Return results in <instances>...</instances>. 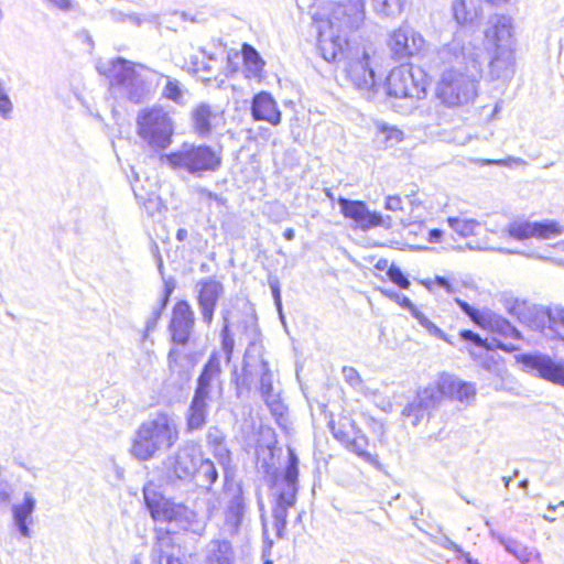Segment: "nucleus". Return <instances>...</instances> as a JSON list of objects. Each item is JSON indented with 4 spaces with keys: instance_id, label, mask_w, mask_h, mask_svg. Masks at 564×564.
I'll return each instance as SVG.
<instances>
[{
    "instance_id": "1",
    "label": "nucleus",
    "mask_w": 564,
    "mask_h": 564,
    "mask_svg": "<svg viewBox=\"0 0 564 564\" xmlns=\"http://www.w3.org/2000/svg\"><path fill=\"white\" fill-rule=\"evenodd\" d=\"M437 59L443 66L435 88L441 104L448 108H464L474 104L482 75V48L476 46L470 34L462 29L438 50Z\"/></svg>"
},
{
    "instance_id": "2",
    "label": "nucleus",
    "mask_w": 564,
    "mask_h": 564,
    "mask_svg": "<svg viewBox=\"0 0 564 564\" xmlns=\"http://www.w3.org/2000/svg\"><path fill=\"white\" fill-rule=\"evenodd\" d=\"M365 0H336L313 15L323 58L336 62L348 47V35L365 22Z\"/></svg>"
},
{
    "instance_id": "3",
    "label": "nucleus",
    "mask_w": 564,
    "mask_h": 564,
    "mask_svg": "<svg viewBox=\"0 0 564 564\" xmlns=\"http://www.w3.org/2000/svg\"><path fill=\"white\" fill-rule=\"evenodd\" d=\"M476 46L490 55L489 73L495 79H509L514 74L516 64V36L513 18L507 14L496 13L489 17L484 29V43L466 30Z\"/></svg>"
},
{
    "instance_id": "4",
    "label": "nucleus",
    "mask_w": 564,
    "mask_h": 564,
    "mask_svg": "<svg viewBox=\"0 0 564 564\" xmlns=\"http://www.w3.org/2000/svg\"><path fill=\"white\" fill-rule=\"evenodd\" d=\"M180 440V425L174 414L160 411L143 421L131 438L130 454L140 462L171 449Z\"/></svg>"
},
{
    "instance_id": "5",
    "label": "nucleus",
    "mask_w": 564,
    "mask_h": 564,
    "mask_svg": "<svg viewBox=\"0 0 564 564\" xmlns=\"http://www.w3.org/2000/svg\"><path fill=\"white\" fill-rule=\"evenodd\" d=\"M98 70L108 76L111 85L120 87L128 98L139 102L147 96L159 74L143 65H134L123 58L110 61L98 66Z\"/></svg>"
},
{
    "instance_id": "6",
    "label": "nucleus",
    "mask_w": 564,
    "mask_h": 564,
    "mask_svg": "<svg viewBox=\"0 0 564 564\" xmlns=\"http://www.w3.org/2000/svg\"><path fill=\"white\" fill-rule=\"evenodd\" d=\"M159 161L177 173L186 172L194 176L216 171L221 164V158L214 149L189 142H184L175 151L161 154Z\"/></svg>"
},
{
    "instance_id": "7",
    "label": "nucleus",
    "mask_w": 564,
    "mask_h": 564,
    "mask_svg": "<svg viewBox=\"0 0 564 564\" xmlns=\"http://www.w3.org/2000/svg\"><path fill=\"white\" fill-rule=\"evenodd\" d=\"M137 134L149 150L163 152L172 144L174 122L160 107L143 109L137 116Z\"/></svg>"
},
{
    "instance_id": "8",
    "label": "nucleus",
    "mask_w": 564,
    "mask_h": 564,
    "mask_svg": "<svg viewBox=\"0 0 564 564\" xmlns=\"http://www.w3.org/2000/svg\"><path fill=\"white\" fill-rule=\"evenodd\" d=\"M373 55L375 51L370 48L356 47L349 51L344 65L346 79L368 99L373 98L380 88L371 63Z\"/></svg>"
},
{
    "instance_id": "9",
    "label": "nucleus",
    "mask_w": 564,
    "mask_h": 564,
    "mask_svg": "<svg viewBox=\"0 0 564 564\" xmlns=\"http://www.w3.org/2000/svg\"><path fill=\"white\" fill-rule=\"evenodd\" d=\"M386 88L389 97L408 100L412 107L415 100L425 96L426 83L421 69L401 65L390 72Z\"/></svg>"
},
{
    "instance_id": "10",
    "label": "nucleus",
    "mask_w": 564,
    "mask_h": 564,
    "mask_svg": "<svg viewBox=\"0 0 564 564\" xmlns=\"http://www.w3.org/2000/svg\"><path fill=\"white\" fill-rule=\"evenodd\" d=\"M299 459L293 451H289V464L280 478L274 482V491L278 496L276 507L273 510L275 528L280 534L286 525L288 509L293 507L296 500Z\"/></svg>"
},
{
    "instance_id": "11",
    "label": "nucleus",
    "mask_w": 564,
    "mask_h": 564,
    "mask_svg": "<svg viewBox=\"0 0 564 564\" xmlns=\"http://www.w3.org/2000/svg\"><path fill=\"white\" fill-rule=\"evenodd\" d=\"M143 496L152 518L156 521L176 522L183 529H187L195 521L196 513L193 510L164 498L152 482L144 486Z\"/></svg>"
},
{
    "instance_id": "12",
    "label": "nucleus",
    "mask_w": 564,
    "mask_h": 564,
    "mask_svg": "<svg viewBox=\"0 0 564 564\" xmlns=\"http://www.w3.org/2000/svg\"><path fill=\"white\" fill-rule=\"evenodd\" d=\"M387 46L394 59L402 61L424 53L426 41L412 26L402 24L389 33Z\"/></svg>"
},
{
    "instance_id": "13",
    "label": "nucleus",
    "mask_w": 564,
    "mask_h": 564,
    "mask_svg": "<svg viewBox=\"0 0 564 564\" xmlns=\"http://www.w3.org/2000/svg\"><path fill=\"white\" fill-rule=\"evenodd\" d=\"M202 460V451L194 444H185L170 455L165 462L166 476L171 481H188L195 477L196 465Z\"/></svg>"
},
{
    "instance_id": "14",
    "label": "nucleus",
    "mask_w": 564,
    "mask_h": 564,
    "mask_svg": "<svg viewBox=\"0 0 564 564\" xmlns=\"http://www.w3.org/2000/svg\"><path fill=\"white\" fill-rule=\"evenodd\" d=\"M226 495L228 501L224 509V523L220 531L226 536H235L239 533L246 514V502L240 486L226 481Z\"/></svg>"
},
{
    "instance_id": "15",
    "label": "nucleus",
    "mask_w": 564,
    "mask_h": 564,
    "mask_svg": "<svg viewBox=\"0 0 564 564\" xmlns=\"http://www.w3.org/2000/svg\"><path fill=\"white\" fill-rule=\"evenodd\" d=\"M508 234L518 240L530 238L549 240L562 236L564 225L553 219L543 221L516 220L508 226Z\"/></svg>"
},
{
    "instance_id": "16",
    "label": "nucleus",
    "mask_w": 564,
    "mask_h": 564,
    "mask_svg": "<svg viewBox=\"0 0 564 564\" xmlns=\"http://www.w3.org/2000/svg\"><path fill=\"white\" fill-rule=\"evenodd\" d=\"M441 402V394L435 384L431 383L420 390L414 399L404 406L402 415L410 420L412 426H417Z\"/></svg>"
},
{
    "instance_id": "17",
    "label": "nucleus",
    "mask_w": 564,
    "mask_h": 564,
    "mask_svg": "<svg viewBox=\"0 0 564 564\" xmlns=\"http://www.w3.org/2000/svg\"><path fill=\"white\" fill-rule=\"evenodd\" d=\"M528 314L522 315V321L532 329L541 330L546 336L557 332V326H564V307L554 306L551 308L531 306Z\"/></svg>"
},
{
    "instance_id": "18",
    "label": "nucleus",
    "mask_w": 564,
    "mask_h": 564,
    "mask_svg": "<svg viewBox=\"0 0 564 564\" xmlns=\"http://www.w3.org/2000/svg\"><path fill=\"white\" fill-rule=\"evenodd\" d=\"M338 204L343 215L352 219L362 230L378 226H390L391 218L389 216L384 218L379 213L370 212L364 202L340 197Z\"/></svg>"
},
{
    "instance_id": "19",
    "label": "nucleus",
    "mask_w": 564,
    "mask_h": 564,
    "mask_svg": "<svg viewBox=\"0 0 564 564\" xmlns=\"http://www.w3.org/2000/svg\"><path fill=\"white\" fill-rule=\"evenodd\" d=\"M220 377V357L214 352L197 379L194 395L213 401L216 394L220 395L223 392V381Z\"/></svg>"
},
{
    "instance_id": "20",
    "label": "nucleus",
    "mask_w": 564,
    "mask_h": 564,
    "mask_svg": "<svg viewBox=\"0 0 564 564\" xmlns=\"http://www.w3.org/2000/svg\"><path fill=\"white\" fill-rule=\"evenodd\" d=\"M459 307L463 310L465 314H467L471 321L478 326L489 329L491 332H497L505 336H510L517 338L519 336V332L505 318L494 314L490 311H477L471 307L468 303L456 300Z\"/></svg>"
},
{
    "instance_id": "21",
    "label": "nucleus",
    "mask_w": 564,
    "mask_h": 564,
    "mask_svg": "<svg viewBox=\"0 0 564 564\" xmlns=\"http://www.w3.org/2000/svg\"><path fill=\"white\" fill-rule=\"evenodd\" d=\"M434 384L441 394V401L444 398H449L468 404L476 397V388L473 383L463 381L448 373L441 375Z\"/></svg>"
},
{
    "instance_id": "22",
    "label": "nucleus",
    "mask_w": 564,
    "mask_h": 564,
    "mask_svg": "<svg viewBox=\"0 0 564 564\" xmlns=\"http://www.w3.org/2000/svg\"><path fill=\"white\" fill-rule=\"evenodd\" d=\"M194 324V312L189 304L185 301L176 303L173 307L172 318L169 326L172 340L175 344L185 345L189 339Z\"/></svg>"
},
{
    "instance_id": "23",
    "label": "nucleus",
    "mask_w": 564,
    "mask_h": 564,
    "mask_svg": "<svg viewBox=\"0 0 564 564\" xmlns=\"http://www.w3.org/2000/svg\"><path fill=\"white\" fill-rule=\"evenodd\" d=\"M521 361L541 378L564 386V362H555L544 355H523Z\"/></svg>"
},
{
    "instance_id": "24",
    "label": "nucleus",
    "mask_w": 564,
    "mask_h": 564,
    "mask_svg": "<svg viewBox=\"0 0 564 564\" xmlns=\"http://www.w3.org/2000/svg\"><path fill=\"white\" fill-rule=\"evenodd\" d=\"M196 288L203 321L209 325L214 317L217 301L224 293L223 284L214 279H207L198 282Z\"/></svg>"
},
{
    "instance_id": "25",
    "label": "nucleus",
    "mask_w": 564,
    "mask_h": 564,
    "mask_svg": "<svg viewBox=\"0 0 564 564\" xmlns=\"http://www.w3.org/2000/svg\"><path fill=\"white\" fill-rule=\"evenodd\" d=\"M257 375L259 376V390L263 401L274 415H282L284 406L279 393L273 389V373L267 360H260Z\"/></svg>"
},
{
    "instance_id": "26",
    "label": "nucleus",
    "mask_w": 564,
    "mask_h": 564,
    "mask_svg": "<svg viewBox=\"0 0 564 564\" xmlns=\"http://www.w3.org/2000/svg\"><path fill=\"white\" fill-rule=\"evenodd\" d=\"M251 115L254 120L267 121L272 126L280 124L282 117L276 101L267 91H261L253 97Z\"/></svg>"
},
{
    "instance_id": "27",
    "label": "nucleus",
    "mask_w": 564,
    "mask_h": 564,
    "mask_svg": "<svg viewBox=\"0 0 564 564\" xmlns=\"http://www.w3.org/2000/svg\"><path fill=\"white\" fill-rule=\"evenodd\" d=\"M36 500L32 494L25 492L23 502L12 506L13 523L18 528L20 534L30 538L31 531L29 523H32V513L35 509Z\"/></svg>"
},
{
    "instance_id": "28",
    "label": "nucleus",
    "mask_w": 564,
    "mask_h": 564,
    "mask_svg": "<svg viewBox=\"0 0 564 564\" xmlns=\"http://www.w3.org/2000/svg\"><path fill=\"white\" fill-rule=\"evenodd\" d=\"M194 128L200 135L208 134L212 129L224 123L223 113L213 111L207 105L198 106L193 112Z\"/></svg>"
},
{
    "instance_id": "29",
    "label": "nucleus",
    "mask_w": 564,
    "mask_h": 564,
    "mask_svg": "<svg viewBox=\"0 0 564 564\" xmlns=\"http://www.w3.org/2000/svg\"><path fill=\"white\" fill-rule=\"evenodd\" d=\"M454 20L459 25H470L481 15L479 0H454L452 3Z\"/></svg>"
},
{
    "instance_id": "30",
    "label": "nucleus",
    "mask_w": 564,
    "mask_h": 564,
    "mask_svg": "<svg viewBox=\"0 0 564 564\" xmlns=\"http://www.w3.org/2000/svg\"><path fill=\"white\" fill-rule=\"evenodd\" d=\"M212 402V400L193 395L185 416L187 431L200 430L206 424Z\"/></svg>"
},
{
    "instance_id": "31",
    "label": "nucleus",
    "mask_w": 564,
    "mask_h": 564,
    "mask_svg": "<svg viewBox=\"0 0 564 564\" xmlns=\"http://www.w3.org/2000/svg\"><path fill=\"white\" fill-rule=\"evenodd\" d=\"M234 550L227 540H213L208 544V564H234Z\"/></svg>"
},
{
    "instance_id": "32",
    "label": "nucleus",
    "mask_w": 564,
    "mask_h": 564,
    "mask_svg": "<svg viewBox=\"0 0 564 564\" xmlns=\"http://www.w3.org/2000/svg\"><path fill=\"white\" fill-rule=\"evenodd\" d=\"M176 545L173 542V538L170 534H164L158 539V542L153 549L156 555L158 564H184L176 556Z\"/></svg>"
},
{
    "instance_id": "33",
    "label": "nucleus",
    "mask_w": 564,
    "mask_h": 564,
    "mask_svg": "<svg viewBox=\"0 0 564 564\" xmlns=\"http://www.w3.org/2000/svg\"><path fill=\"white\" fill-rule=\"evenodd\" d=\"M217 478L218 473L214 463L202 456V460L196 465L195 477L192 478V480H194L198 487L209 489Z\"/></svg>"
},
{
    "instance_id": "34",
    "label": "nucleus",
    "mask_w": 564,
    "mask_h": 564,
    "mask_svg": "<svg viewBox=\"0 0 564 564\" xmlns=\"http://www.w3.org/2000/svg\"><path fill=\"white\" fill-rule=\"evenodd\" d=\"M245 62V72L247 77H259L263 70L264 62L259 53L250 45L245 44L242 47Z\"/></svg>"
},
{
    "instance_id": "35",
    "label": "nucleus",
    "mask_w": 564,
    "mask_h": 564,
    "mask_svg": "<svg viewBox=\"0 0 564 564\" xmlns=\"http://www.w3.org/2000/svg\"><path fill=\"white\" fill-rule=\"evenodd\" d=\"M376 130L382 137L381 142L386 148H392L403 141L404 133L395 126H390L383 121L376 122Z\"/></svg>"
},
{
    "instance_id": "36",
    "label": "nucleus",
    "mask_w": 564,
    "mask_h": 564,
    "mask_svg": "<svg viewBox=\"0 0 564 564\" xmlns=\"http://www.w3.org/2000/svg\"><path fill=\"white\" fill-rule=\"evenodd\" d=\"M447 224L457 235L464 238L474 236L480 227L478 220L466 217H448Z\"/></svg>"
},
{
    "instance_id": "37",
    "label": "nucleus",
    "mask_w": 564,
    "mask_h": 564,
    "mask_svg": "<svg viewBox=\"0 0 564 564\" xmlns=\"http://www.w3.org/2000/svg\"><path fill=\"white\" fill-rule=\"evenodd\" d=\"M505 549L507 552L517 557L522 564H530L538 558V553L533 550H529L527 546L518 543L517 541H503Z\"/></svg>"
},
{
    "instance_id": "38",
    "label": "nucleus",
    "mask_w": 564,
    "mask_h": 564,
    "mask_svg": "<svg viewBox=\"0 0 564 564\" xmlns=\"http://www.w3.org/2000/svg\"><path fill=\"white\" fill-rule=\"evenodd\" d=\"M368 438L360 431L356 432L352 437L347 441L346 448L355 453L366 462H372V455L367 451Z\"/></svg>"
},
{
    "instance_id": "39",
    "label": "nucleus",
    "mask_w": 564,
    "mask_h": 564,
    "mask_svg": "<svg viewBox=\"0 0 564 564\" xmlns=\"http://www.w3.org/2000/svg\"><path fill=\"white\" fill-rule=\"evenodd\" d=\"M372 6L378 14L395 18L401 14L404 0H372Z\"/></svg>"
},
{
    "instance_id": "40",
    "label": "nucleus",
    "mask_w": 564,
    "mask_h": 564,
    "mask_svg": "<svg viewBox=\"0 0 564 564\" xmlns=\"http://www.w3.org/2000/svg\"><path fill=\"white\" fill-rule=\"evenodd\" d=\"M159 78L165 80V85L163 88V96L167 99H171L177 104H183L184 99V90L181 87L180 83L175 79H172L169 76L159 75Z\"/></svg>"
},
{
    "instance_id": "41",
    "label": "nucleus",
    "mask_w": 564,
    "mask_h": 564,
    "mask_svg": "<svg viewBox=\"0 0 564 564\" xmlns=\"http://www.w3.org/2000/svg\"><path fill=\"white\" fill-rule=\"evenodd\" d=\"M413 317L431 336L452 344L446 334L432 321H430V318L425 316L421 311H415Z\"/></svg>"
},
{
    "instance_id": "42",
    "label": "nucleus",
    "mask_w": 564,
    "mask_h": 564,
    "mask_svg": "<svg viewBox=\"0 0 564 564\" xmlns=\"http://www.w3.org/2000/svg\"><path fill=\"white\" fill-rule=\"evenodd\" d=\"M13 111V102L8 94L6 84L0 79V116L10 119Z\"/></svg>"
},
{
    "instance_id": "43",
    "label": "nucleus",
    "mask_w": 564,
    "mask_h": 564,
    "mask_svg": "<svg viewBox=\"0 0 564 564\" xmlns=\"http://www.w3.org/2000/svg\"><path fill=\"white\" fill-rule=\"evenodd\" d=\"M224 322H225V324H224V328L221 330V338H223L221 345H223V349L226 354L227 361H229L231 358L232 350H234L235 340L229 334V323H228L227 316H224Z\"/></svg>"
},
{
    "instance_id": "44",
    "label": "nucleus",
    "mask_w": 564,
    "mask_h": 564,
    "mask_svg": "<svg viewBox=\"0 0 564 564\" xmlns=\"http://www.w3.org/2000/svg\"><path fill=\"white\" fill-rule=\"evenodd\" d=\"M482 164L484 165L507 166V167H513V166L524 167L528 165L525 160H523L521 158H517V156H508L502 160H484Z\"/></svg>"
},
{
    "instance_id": "45",
    "label": "nucleus",
    "mask_w": 564,
    "mask_h": 564,
    "mask_svg": "<svg viewBox=\"0 0 564 564\" xmlns=\"http://www.w3.org/2000/svg\"><path fill=\"white\" fill-rule=\"evenodd\" d=\"M170 294H171V290L166 289L163 297L161 299L160 304L156 307L153 308L152 317L147 323V328L148 329L154 328L158 319L161 317V314L164 311V308H165V306H166V304L169 302Z\"/></svg>"
},
{
    "instance_id": "46",
    "label": "nucleus",
    "mask_w": 564,
    "mask_h": 564,
    "mask_svg": "<svg viewBox=\"0 0 564 564\" xmlns=\"http://www.w3.org/2000/svg\"><path fill=\"white\" fill-rule=\"evenodd\" d=\"M343 376L345 381L355 389H360L362 384L359 372L352 367H344Z\"/></svg>"
},
{
    "instance_id": "47",
    "label": "nucleus",
    "mask_w": 564,
    "mask_h": 564,
    "mask_svg": "<svg viewBox=\"0 0 564 564\" xmlns=\"http://www.w3.org/2000/svg\"><path fill=\"white\" fill-rule=\"evenodd\" d=\"M387 274L389 279L400 288L409 289L410 281L403 275L402 271L398 267L391 265Z\"/></svg>"
},
{
    "instance_id": "48",
    "label": "nucleus",
    "mask_w": 564,
    "mask_h": 564,
    "mask_svg": "<svg viewBox=\"0 0 564 564\" xmlns=\"http://www.w3.org/2000/svg\"><path fill=\"white\" fill-rule=\"evenodd\" d=\"M207 444L210 447L219 445L225 442L224 433L217 427H210L207 432Z\"/></svg>"
},
{
    "instance_id": "49",
    "label": "nucleus",
    "mask_w": 564,
    "mask_h": 564,
    "mask_svg": "<svg viewBox=\"0 0 564 564\" xmlns=\"http://www.w3.org/2000/svg\"><path fill=\"white\" fill-rule=\"evenodd\" d=\"M196 194H197V196H198L200 202L208 203V202H212V200H216L219 204L223 203V199L220 197H218L216 194L212 193L210 191H208L205 187H197L196 188Z\"/></svg>"
},
{
    "instance_id": "50",
    "label": "nucleus",
    "mask_w": 564,
    "mask_h": 564,
    "mask_svg": "<svg viewBox=\"0 0 564 564\" xmlns=\"http://www.w3.org/2000/svg\"><path fill=\"white\" fill-rule=\"evenodd\" d=\"M212 451L221 464H226L229 462L230 455H229V451L227 449V447L225 445V442L212 447Z\"/></svg>"
},
{
    "instance_id": "51",
    "label": "nucleus",
    "mask_w": 564,
    "mask_h": 564,
    "mask_svg": "<svg viewBox=\"0 0 564 564\" xmlns=\"http://www.w3.org/2000/svg\"><path fill=\"white\" fill-rule=\"evenodd\" d=\"M386 209L390 212H398L402 209V199L400 196H388L384 203Z\"/></svg>"
},
{
    "instance_id": "52",
    "label": "nucleus",
    "mask_w": 564,
    "mask_h": 564,
    "mask_svg": "<svg viewBox=\"0 0 564 564\" xmlns=\"http://www.w3.org/2000/svg\"><path fill=\"white\" fill-rule=\"evenodd\" d=\"M460 337L464 340L471 341L478 347H485V340L480 338L479 335L475 334L471 330H463L460 332Z\"/></svg>"
},
{
    "instance_id": "53",
    "label": "nucleus",
    "mask_w": 564,
    "mask_h": 564,
    "mask_svg": "<svg viewBox=\"0 0 564 564\" xmlns=\"http://www.w3.org/2000/svg\"><path fill=\"white\" fill-rule=\"evenodd\" d=\"M52 6L55 8L63 10V11H69L73 9V2L72 0H48Z\"/></svg>"
},
{
    "instance_id": "54",
    "label": "nucleus",
    "mask_w": 564,
    "mask_h": 564,
    "mask_svg": "<svg viewBox=\"0 0 564 564\" xmlns=\"http://www.w3.org/2000/svg\"><path fill=\"white\" fill-rule=\"evenodd\" d=\"M397 300L399 301L400 305L408 308L412 316H414V312L419 311L411 302V300L406 296H399L395 295Z\"/></svg>"
},
{
    "instance_id": "55",
    "label": "nucleus",
    "mask_w": 564,
    "mask_h": 564,
    "mask_svg": "<svg viewBox=\"0 0 564 564\" xmlns=\"http://www.w3.org/2000/svg\"><path fill=\"white\" fill-rule=\"evenodd\" d=\"M178 355H180V351L177 348H172L169 352L167 362H169V368L171 371L175 370Z\"/></svg>"
},
{
    "instance_id": "56",
    "label": "nucleus",
    "mask_w": 564,
    "mask_h": 564,
    "mask_svg": "<svg viewBox=\"0 0 564 564\" xmlns=\"http://www.w3.org/2000/svg\"><path fill=\"white\" fill-rule=\"evenodd\" d=\"M332 431L335 438L346 446L347 441H349L350 436L347 433L343 432L341 430H336L334 426L332 427Z\"/></svg>"
},
{
    "instance_id": "57",
    "label": "nucleus",
    "mask_w": 564,
    "mask_h": 564,
    "mask_svg": "<svg viewBox=\"0 0 564 564\" xmlns=\"http://www.w3.org/2000/svg\"><path fill=\"white\" fill-rule=\"evenodd\" d=\"M271 290H272L275 305H276L278 310L281 312V306H282L281 294H280V289L278 286V283H271Z\"/></svg>"
},
{
    "instance_id": "58",
    "label": "nucleus",
    "mask_w": 564,
    "mask_h": 564,
    "mask_svg": "<svg viewBox=\"0 0 564 564\" xmlns=\"http://www.w3.org/2000/svg\"><path fill=\"white\" fill-rule=\"evenodd\" d=\"M435 282L437 283V285L444 288L447 293H453L454 292L453 286L451 285V283L445 278H443V276H435Z\"/></svg>"
},
{
    "instance_id": "59",
    "label": "nucleus",
    "mask_w": 564,
    "mask_h": 564,
    "mask_svg": "<svg viewBox=\"0 0 564 564\" xmlns=\"http://www.w3.org/2000/svg\"><path fill=\"white\" fill-rule=\"evenodd\" d=\"M442 230L440 229H432L429 231V241L430 242H438L440 239L442 238Z\"/></svg>"
},
{
    "instance_id": "60",
    "label": "nucleus",
    "mask_w": 564,
    "mask_h": 564,
    "mask_svg": "<svg viewBox=\"0 0 564 564\" xmlns=\"http://www.w3.org/2000/svg\"><path fill=\"white\" fill-rule=\"evenodd\" d=\"M10 499V492L6 485L0 484V502H7Z\"/></svg>"
},
{
    "instance_id": "61",
    "label": "nucleus",
    "mask_w": 564,
    "mask_h": 564,
    "mask_svg": "<svg viewBox=\"0 0 564 564\" xmlns=\"http://www.w3.org/2000/svg\"><path fill=\"white\" fill-rule=\"evenodd\" d=\"M187 238V230L184 228H180L176 232V239L178 241H184Z\"/></svg>"
},
{
    "instance_id": "62",
    "label": "nucleus",
    "mask_w": 564,
    "mask_h": 564,
    "mask_svg": "<svg viewBox=\"0 0 564 564\" xmlns=\"http://www.w3.org/2000/svg\"><path fill=\"white\" fill-rule=\"evenodd\" d=\"M294 236H295V234H294V230H293L292 228H288V229H285V230H284V232H283V237H284L286 240H289V241L293 240V239H294Z\"/></svg>"
},
{
    "instance_id": "63",
    "label": "nucleus",
    "mask_w": 564,
    "mask_h": 564,
    "mask_svg": "<svg viewBox=\"0 0 564 564\" xmlns=\"http://www.w3.org/2000/svg\"><path fill=\"white\" fill-rule=\"evenodd\" d=\"M445 546H446L447 549H449V550L455 551V552H459V551H460L459 546H458L456 543H454L453 541H451V540H447V541H446Z\"/></svg>"
},
{
    "instance_id": "64",
    "label": "nucleus",
    "mask_w": 564,
    "mask_h": 564,
    "mask_svg": "<svg viewBox=\"0 0 564 564\" xmlns=\"http://www.w3.org/2000/svg\"><path fill=\"white\" fill-rule=\"evenodd\" d=\"M128 20L137 25L141 24V19L134 14L128 15Z\"/></svg>"
}]
</instances>
